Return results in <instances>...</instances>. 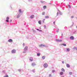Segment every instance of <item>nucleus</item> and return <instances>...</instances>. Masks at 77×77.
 <instances>
[{
	"label": "nucleus",
	"instance_id": "1",
	"mask_svg": "<svg viewBox=\"0 0 77 77\" xmlns=\"http://www.w3.org/2000/svg\"><path fill=\"white\" fill-rule=\"evenodd\" d=\"M40 47H42V46H43V47H48V46H45L44 45L41 44V45H39Z\"/></svg>",
	"mask_w": 77,
	"mask_h": 77
},
{
	"label": "nucleus",
	"instance_id": "2",
	"mask_svg": "<svg viewBox=\"0 0 77 77\" xmlns=\"http://www.w3.org/2000/svg\"><path fill=\"white\" fill-rule=\"evenodd\" d=\"M43 66L44 68H47V67H48V65L47 64V63H45L44 64Z\"/></svg>",
	"mask_w": 77,
	"mask_h": 77
},
{
	"label": "nucleus",
	"instance_id": "3",
	"mask_svg": "<svg viewBox=\"0 0 77 77\" xmlns=\"http://www.w3.org/2000/svg\"><path fill=\"white\" fill-rule=\"evenodd\" d=\"M16 53V51L15 49H13L11 51L12 53Z\"/></svg>",
	"mask_w": 77,
	"mask_h": 77
},
{
	"label": "nucleus",
	"instance_id": "4",
	"mask_svg": "<svg viewBox=\"0 0 77 77\" xmlns=\"http://www.w3.org/2000/svg\"><path fill=\"white\" fill-rule=\"evenodd\" d=\"M8 42H13V40L11 39H10L8 40Z\"/></svg>",
	"mask_w": 77,
	"mask_h": 77
},
{
	"label": "nucleus",
	"instance_id": "5",
	"mask_svg": "<svg viewBox=\"0 0 77 77\" xmlns=\"http://www.w3.org/2000/svg\"><path fill=\"white\" fill-rule=\"evenodd\" d=\"M6 21H7V22H9V20H9V17H6Z\"/></svg>",
	"mask_w": 77,
	"mask_h": 77
},
{
	"label": "nucleus",
	"instance_id": "6",
	"mask_svg": "<svg viewBox=\"0 0 77 77\" xmlns=\"http://www.w3.org/2000/svg\"><path fill=\"white\" fill-rule=\"evenodd\" d=\"M36 65V64L35 63H32L31 64V66H35Z\"/></svg>",
	"mask_w": 77,
	"mask_h": 77
},
{
	"label": "nucleus",
	"instance_id": "7",
	"mask_svg": "<svg viewBox=\"0 0 77 77\" xmlns=\"http://www.w3.org/2000/svg\"><path fill=\"white\" fill-rule=\"evenodd\" d=\"M28 49V47L27 46H26L24 48V50H27V49Z\"/></svg>",
	"mask_w": 77,
	"mask_h": 77
},
{
	"label": "nucleus",
	"instance_id": "8",
	"mask_svg": "<svg viewBox=\"0 0 77 77\" xmlns=\"http://www.w3.org/2000/svg\"><path fill=\"white\" fill-rule=\"evenodd\" d=\"M34 17H35L34 15H31L30 17V18H34Z\"/></svg>",
	"mask_w": 77,
	"mask_h": 77
},
{
	"label": "nucleus",
	"instance_id": "9",
	"mask_svg": "<svg viewBox=\"0 0 77 77\" xmlns=\"http://www.w3.org/2000/svg\"><path fill=\"white\" fill-rule=\"evenodd\" d=\"M70 39L73 40L74 39V37H73V36H72L70 37Z\"/></svg>",
	"mask_w": 77,
	"mask_h": 77
},
{
	"label": "nucleus",
	"instance_id": "10",
	"mask_svg": "<svg viewBox=\"0 0 77 77\" xmlns=\"http://www.w3.org/2000/svg\"><path fill=\"white\" fill-rule=\"evenodd\" d=\"M66 66L67 68H69L70 66H69V64H66Z\"/></svg>",
	"mask_w": 77,
	"mask_h": 77
},
{
	"label": "nucleus",
	"instance_id": "11",
	"mask_svg": "<svg viewBox=\"0 0 77 77\" xmlns=\"http://www.w3.org/2000/svg\"><path fill=\"white\" fill-rule=\"evenodd\" d=\"M43 8H44V9H46V8H47V6L45 5V6H43Z\"/></svg>",
	"mask_w": 77,
	"mask_h": 77
},
{
	"label": "nucleus",
	"instance_id": "12",
	"mask_svg": "<svg viewBox=\"0 0 77 77\" xmlns=\"http://www.w3.org/2000/svg\"><path fill=\"white\" fill-rule=\"evenodd\" d=\"M29 60H30V61H31V62L33 61V58H30V59H29Z\"/></svg>",
	"mask_w": 77,
	"mask_h": 77
},
{
	"label": "nucleus",
	"instance_id": "13",
	"mask_svg": "<svg viewBox=\"0 0 77 77\" xmlns=\"http://www.w3.org/2000/svg\"><path fill=\"white\" fill-rule=\"evenodd\" d=\"M41 20H40L38 21V23H39V24H41Z\"/></svg>",
	"mask_w": 77,
	"mask_h": 77
},
{
	"label": "nucleus",
	"instance_id": "14",
	"mask_svg": "<svg viewBox=\"0 0 77 77\" xmlns=\"http://www.w3.org/2000/svg\"><path fill=\"white\" fill-rule=\"evenodd\" d=\"M42 57L43 59H45V56H42Z\"/></svg>",
	"mask_w": 77,
	"mask_h": 77
},
{
	"label": "nucleus",
	"instance_id": "15",
	"mask_svg": "<svg viewBox=\"0 0 77 77\" xmlns=\"http://www.w3.org/2000/svg\"><path fill=\"white\" fill-rule=\"evenodd\" d=\"M66 49L67 51H70V49L69 48H66Z\"/></svg>",
	"mask_w": 77,
	"mask_h": 77
},
{
	"label": "nucleus",
	"instance_id": "16",
	"mask_svg": "<svg viewBox=\"0 0 77 77\" xmlns=\"http://www.w3.org/2000/svg\"><path fill=\"white\" fill-rule=\"evenodd\" d=\"M61 70L62 71H63V72H65V69H64L63 68Z\"/></svg>",
	"mask_w": 77,
	"mask_h": 77
},
{
	"label": "nucleus",
	"instance_id": "17",
	"mask_svg": "<svg viewBox=\"0 0 77 77\" xmlns=\"http://www.w3.org/2000/svg\"><path fill=\"white\" fill-rule=\"evenodd\" d=\"M45 18H49V17L48 16H45Z\"/></svg>",
	"mask_w": 77,
	"mask_h": 77
},
{
	"label": "nucleus",
	"instance_id": "18",
	"mask_svg": "<svg viewBox=\"0 0 77 77\" xmlns=\"http://www.w3.org/2000/svg\"><path fill=\"white\" fill-rule=\"evenodd\" d=\"M38 56H40V55H41V54H40V53H38L37 54Z\"/></svg>",
	"mask_w": 77,
	"mask_h": 77
},
{
	"label": "nucleus",
	"instance_id": "19",
	"mask_svg": "<svg viewBox=\"0 0 77 77\" xmlns=\"http://www.w3.org/2000/svg\"><path fill=\"white\" fill-rule=\"evenodd\" d=\"M26 51H27L26 50H24V51L23 52V53H26Z\"/></svg>",
	"mask_w": 77,
	"mask_h": 77
},
{
	"label": "nucleus",
	"instance_id": "20",
	"mask_svg": "<svg viewBox=\"0 0 77 77\" xmlns=\"http://www.w3.org/2000/svg\"><path fill=\"white\" fill-rule=\"evenodd\" d=\"M19 12H20L21 13V9H20L19 10Z\"/></svg>",
	"mask_w": 77,
	"mask_h": 77
},
{
	"label": "nucleus",
	"instance_id": "21",
	"mask_svg": "<svg viewBox=\"0 0 77 77\" xmlns=\"http://www.w3.org/2000/svg\"><path fill=\"white\" fill-rule=\"evenodd\" d=\"M63 72H60V75H63Z\"/></svg>",
	"mask_w": 77,
	"mask_h": 77
},
{
	"label": "nucleus",
	"instance_id": "22",
	"mask_svg": "<svg viewBox=\"0 0 77 77\" xmlns=\"http://www.w3.org/2000/svg\"><path fill=\"white\" fill-rule=\"evenodd\" d=\"M56 40L58 42H59L60 41V40H58L57 39H56Z\"/></svg>",
	"mask_w": 77,
	"mask_h": 77
},
{
	"label": "nucleus",
	"instance_id": "23",
	"mask_svg": "<svg viewBox=\"0 0 77 77\" xmlns=\"http://www.w3.org/2000/svg\"><path fill=\"white\" fill-rule=\"evenodd\" d=\"M42 15H45V12H42Z\"/></svg>",
	"mask_w": 77,
	"mask_h": 77
},
{
	"label": "nucleus",
	"instance_id": "24",
	"mask_svg": "<svg viewBox=\"0 0 77 77\" xmlns=\"http://www.w3.org/2000/svg\"><path fill=\"white\" fill-rule=\"evenodd\" d=\"M69 75H72V72H69Z\"/></svg>",
	"mask_w": 77,
	"mask_h": 77
},
{
	"label": "nucleus",
	"instance_id": "25",
	"mask_svg": "<svg viewBox=\"0 0 77 77\" xmlns=\"http://www.w3.org/2000/svg\"><path fill=\"white\" fill-rule=\"evenodd\" d=\"M62 45H64V46H66V45L65 44H62Z\"/></svg>",
	"mask_w": 77,
	"mask_h": 77
},
{
	"label": "nucleus",
	"instance_id": "26",
	"mask_svg": "<svg viewBox=\"0 0 77 77\" xmlns=\"http://www.w3.org/2000/svg\"><path fill=\"white\" fill-rule=\"evenodd\" d=\"M45 21V19H43V23H44Z\"/></svg>",
	"mask_w": 77,
	"mask_h": 77
},
{
	"label": "nucleus",
	"instance_id": "27",
	"mask_svg": "<svg viewBox=\"0 0 77 77\" xmlns=\"http://www.w3.org/2000/svg\"><path fill=\"white\" fill-rule=\"evenodd\" d=\"M23 47H24V46L25 45V44L24 43H23Z\"/></svg>",
	"mask_w": 77,
	"mask_h": 77
},
{
	"label": "nucleus",
	"instance_id": "28",
	"mask_svg": "<svg viewBox=\"0 0 77 77\" xmlns=\"http://www.w3.org/2000/svg\"><path fill=\"white\" fill-rule=\"evenodd\" d=\"M19 17H20V15H18L17 16V18H19Z\"/></svg>",
	"mask_w": 77,
	"mask_h": 77
},
{
	"label": "nucleus",
	"instance_id": "29",
	"mask_svg": "<svg viewBox=\"0 0 77 77\" xmlns=\"http://www.w3.org/2000/svg\"><path fill=\"white\" fill-rule=\"evenodd\" d=\"M4 77H9V76H8V75H7L6 76H4Z\"/></svg>",
	"mask_w": 77,
	"mask_h": 77
},
{
	"label": "nucleus",
	"instance_id": "30",
	"mask_svg": "<svg viewBox=\"0 0 77 77\" xmlns=\"http://www.w3.org/2000/svg\"><path fill=\"white\" fill-rule=\"evenodd\" d=\"M41 3H44V2L43 1H41Z\"/></svg>",
	"mask_w": 77,
	"mask_h": 77
},
{
	"label": "nucleus",
	"instance_id": "31",
	"mask_svg": "<svg viewBox=\"0 0 77 77\" xmlns=\"http://www.w3.org/2000/svg\"><path fill=\"white\" fill-rule=\"evenodd\" d=\"M49 77H51V75L50 74L49 75Z\"/></svg>",
	"mask_w": 77,
	"mask_h": 77
},
{
	"label": "nucleus",
	"instance_id": "32",
	"mask_svg": "<svg viewBox=\"0 0 77 77\" xmlns=\"http://www.w3.org/2000/svg\"><path fill=\"white\" fill-rule=\"evenodd\" d=\"M44 28H45V29H46V27H46V26H44Z\"/></svg>",
	"mask_w": 77,
	"mask_h": 77
},
{
	"label": "nucleus",
	"instance_id": "33",
	"mask_svg": "<svg viewBox=\"0 0 77 77\" xmlns=\"http://www.w3.org/2000/svg\"><path fill=\"white\" fill-rule=\"evenodd\" d=\"M68 6H69V8H71V6H70V5H68Z\"/></svg>",
	"mask_w": 77,
	"mask_h": 77
},
{
	"label": "nucleus",
	"instance_id": "34",
	"mask_svg": "<svg viewBox=\"0 0 77 77\" xmlns=\"http://www.w3.org/2000/svg\"><path fill=\"white\" fill-rule=\"evenodd\" d=\"M53 23H54V25H55V21H54V22Z\"/></svg>",
	"mask_w": 77,
	"mask_h": 77
},
{
	"label": "nucleus",
	"instance_id": "35",
	"mask_svg": "<svg viewBox=\"0 0 77 77\" xmlns=\"http://www.w3.org/2000/svg\"><path fill=\"white\" fill-rule=\"evenodd\" d=\"M57 15H59V13L57 12Z\"/></svg>",
	"mask_w": 77,
	"mask_h": 77
},
{
	"label": "nucleus",
	"instance_id": "36",
	"mask_svg": "<svg viewBox=\"0 0 77 77\" xmlns=\"http://www.w3.org/2000/svg\"><path fill=\"white\" fill-rule=\"evenodd\" d=\"M71 17H72V18H74V17L73 16H72Z\"/></svg>",
	"mask_w": 77,
	"mask_h": 77
},
{
	"label": "nucleus",
	"instance_id": "37",
	"mask_svg": "<svg viewBox=\"0 0 77 77\" xmlns=\"http://www.w3.org/2000/svg\"><path fill=\"white\" fill-rule=\"evenodd\" d=\"M52 72H55V71H54V70H53V71H52Z\"/></svg>",
	"mask_w": 77,
	"mask_h": 77
},
{
	"label": "nucleus",
	"instance_id": "38",
	"mask_svg": "<svg viewBox=\"0 0 77 77\" xmlns=\"http://www.w3.org/2000/svg\"><path fill=\"white\" fill-rule=\"evenodd\" d=\"M37 30H39V29H37Z\"/></svg>",
	"mask_w": 77,
	"mask_h": 77
},
{
	"label": "nucleus",
	"instance_id": "39",
	"mask_svg": "<svg viewBox=\"0 0 77 77\" xmlns=\"http://www.w3.org/2000/svg\"><path fill=\"white\" fill-rule=\"evenodd\" d=\"M62 63H64V61H63V62H62Z\"/></svg>",
	"mask_w": 77,
	"mask_h": 77
},
{
	"label": "nucleus",
	"instance_id": "40",
	"mask_svg": "<svg viewBox=\"0 0 77 77\" xmlns=\"http://www.w3.org/2000/svg\"><path fill=\"white\" fill-rule=\"evenodd\" d=\"M10 22H11H11H12V20H11Z\"/></svg>",
	"mask_w": 77,
	"mask_h": 77
},
{
	"label": "nucleus",
	"instance_id": "41",
	"mask_svg": "<svg viewBox=\"0 0 77 77\" xmlns=\"http://www.w3.org/2000/svg\"><path fill=\"white\" fill-rule=\"evenodd\" d=\"M39 31H40V32H42V30H39Z\"/></svg>",
	"mask_w": 77,
	"mask_h": 77
},
{
	"label": "nucleus",
	"instance_id": "42",
	"mask_svg": "<svg viewBox=\"0 0 77 77\" xmlns=\"http://www.w3.org/2000/svg\"><path fill=\"white\" fill-rule=\"evenodd\" d=\"M76 28H77V26H76Z\"/></svg>",
	"mask_w": 77,
	"mask_h": 77
}]
</instances>
